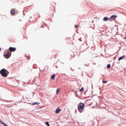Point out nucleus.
I'll return each mask as SVG.
<instances>
[{"label":"nucleus","mask_w":126,"mask_h":126,"mask_svg":"<svg viewBox=\"0 0 126 126\" xmlns=\"http://www.w3.org/2000/svg\"><path fill=\"white\" fill-rule=\"evenodd\" d=\"M85 108V105L84 103L80 102L77 105V110H78L79 112L80 113H82L83 112V110Z\"/></svg>","instance_id":"nucleus-1"},{"label":"nucleus","mask_w":126,"mask_h":126,"mask_svg":"<svg viewBox=\"0 0 126 126\" xmlns=\"http://www.w3.org/2000/svg\"><path fill=\"white\" fill-rule=\"evenodd\" d=\"M8 73V71L6 70L5 69H1L0 71V74H1V76H2L3 77H7Z\"/></svg>","instance_id":"nucleus-2"},{"label":"nucleus","mask_w":126,"mask_h":126,"mask_svg":"<svg viewBox=\"0 0 126 126\" xmlns=\"http://www.w3.org/2000/svg\"><path fill=\"white\" fill-rule=\"evenodd\" d=\"M11 52L10 53L9 51H6L4 54V57L6 59H9V58L11 57Z\"/></svg>","instance_id":"nucleus-3"},{"label":"nucleus","mask_w":126,"mask_h":126,"mask_svg":"<svg viewBox=\"0 0 126 126\" xmlns=\"http://www.w3.org/2000/svg\"><path fill=\"white\" fill-rule=\"evenodd\" d=\"M117 18V16L116 15H113L109 18V20L110 22H112L113 21H114L116 20V19Z\"/></svg>","instance_id":"nucleus-4"},{"label":"nucleus","mask_w":126,"mask_h":126,"mask_svg":"<svg viewBox=\"0 0 126 126\" xmlns=\"http://www.w3.org/2000/svg\"><path fill=\"white\" fill-rule=\"evenodd\" d=\"M8 50L9 51H10V52H14L16 50V48L10 47L9 48Z\"/></svg>","instance_id":"nucleus-5"},{"label":"nucleus","mask_w":126,"mask_h":126,"mask_svg":"<svg viewBox=\"0 0 126 126\" xmlns=\"http://www.w3.org/2000/svg\"><path fill=\"white\" fill-rule=\"evenodd\" d=\"M15 13V9H12L10 11V14L11 15H14Z\"/></svg>","instance_id":"nucleus-6"},{"label":"nucleus","mask_w":126,"mask_h":126,"mask_svg":"<svg viewBox=\"0 0 126 126\" xmlns=\"http://www.w3.org/2000/svg\"><path fill=\"white\" fill-rule=\"evenodd\" d=\"M61 111H62V109H61V108H58L56 110L55 113L59 114L60 112H61Z\"/></svg>","instance_id":"nucleus-7"},{"label":"nucleus","mask_w":126,"mask_h":126,"mask_svg":"<svg viewBox=\"0 0 126 126\" xmlns=\"http://www.w3.org/2000/svg\"><path fill=\"white\" fill-rule=\"evenodd\" d=\"M108 20H109V19L107 17H105L104 19H103V21L104 22L108 21Z\"/></svg>","instance_id":"nucleus-8"},{"label":"nucleus","mask_w":126,"mask_h":126,"mask_svg":"<svg viewBox=\"0 0 126 126\" xmlns=\"http://www.w3.org/2000/svg\"><path fill=\"white\" fill-rule=\"evenodd\" d=\"M124 58H125V55H124L123 56H121L119 58V61H120L121 60H123Z\"/></svg>","instance_id":"nucleus-9"},{"label":"nucleus","mask_w":126,"mask_h":126,"mask_svg":"<svg viewBox=\"0 0 126 126\" xmlns=\"http://www.w3.org/2000/svg\"><path fill=\"white\" fill-rule=\"evenodd\" d=\"M55 78V74H53V75H52L51 76V79L53 80H54Z\"/></svg>","instance_id":"nucleus-10"},{"label":"nucleus","mask_w":126,"mask_h":126,"mask_svg":"<svg viewBox=\"0 0 126 126\" xmlns=\"http://www.w3.org/2000/svg\"><path fill=\"white\" fill-rule=\"evenodd\" d=\"M60 91L61 89L60 88H58V89L56 90V94H59Z\"/></svg>","instance_id":"nucleus-11"},{"label":"nucleus","mask_w":126,"mask_h":126,"mask_svg":"<svg viewBox=\"0 0 126 126\" xmlns=\"http://www.w3.org/2000/svg\"><path fill=\"white\" fill-rule=\"evenodd\" d=\"M32 105H38V104H39V103H38V102H32Z\"/></svg>","instance_id":"nucleus-12"},{"label":"nucleus","mask_w":126,"mask_h":126,"mask_svg":"<svg viewBox=\"0 0 126 126\" xmlns=\"http://www.w3.org/2000/svg\"><path fill=\"white\" fill-rule=\"evenodd\" d=\"M84 91V89L83 88H81L80 90H79V92H82L83 91Z\"/></svg>","instance_id":"nucleus-13"},{"label":"nucleus","mask_w":126,"mask_h":126,"mask_svg":"<svg viewBox=\"0 0 126 126\" xmlns=\"http://www.w3.org/2000/svg\"><path fill=\"white\" fill-rule=\"evenodd\" d=\"M45 125H46L47 126H50V124L48 122H45Z\"/></svg>","instance_id":"nucleus-14"},{"label":"nucleus","mask_w":126,"mask_h":126,"mask_svg":"<svg viewBox=\"0 0 126 126\" xmlns=\"http://www.w3.org/2000/svg\"><path fill=\"white\" fill-rule=\"evenodd\" d=\"M110 67H111L110 64H107V69H110Z\"/></svg>","instance_id":"nucleus-15"},{"label":"nucleus","mask_w":126,"mask_h":126,"mask_svg":"<svg viewBox=\"0 0 126 126\" xmlns=\"http://www.w3.org/2000/svg\"><path fill=\"white\" fill-rule=\"evenodd\" d=\"M102 83H103V84H106V83H107V81H103Z\"/></svg>","instance_id":"nucleus-16"},{"label":"nucleus","mask_w":126,"mask_h":126,"mask_svg":"<svg viewBox=\"0 0 126 126\" xmlns=\"http://www.w3.org/2000/svg\"><path fill=\"white\" fill-rule=\"evenodd\" d=\"M0 123L1 124L3 125V124H5V123H4L3 122H2L1 120V119H0Z\"/></svg>","instance_id":"nucleus-17"},{"label":"nucleus","mask_w":126,"mask_h":126,"mask_svg":"<svg viewBox=\"0 0 126 126\" xmlns=\"http://www.w3.org/2000/svg\"><path fill=\"white\" fill-rule=\"evenodd\" d=\"M74 27H75V28L77 29V28H78L79 26H78V25H75V26H74Z\"/></svg>","instance_id":"nucleus-18"},{"label":"nucleus","mask_w":126,"mask_h":126,"mask_svg":"<svg viewBox=\"0 0 126 126\" xmlns=\"http://www.w3.org/2000/svg\"><path fill=\"white\" fill-rule=\"evenodd\" d=\"M3 126H8L7 125H6V124L5 123H3Z\"/></svg>","instance_id":"nucleus-19"},{"label":"nucleus","mask_w":126,"mask_h":126,"mask_svg":"<svg viewBox=\"0 0 126 126\" xmlns=\"http://www.w3.org/2000/svg\"><path fill=\"white\" fill-rule=\"evenodd\" d=\"M1 48H0V52L1 51Z\"/></svg>","instance_id":"nucleus-20"},{"label":"nucleus","mask_w":126,"mask_h":126,"mask_svg":"<svg viewBox=\"0 0 126 126\" xmlns=\"http://www.w3.org/2000/svg\"><path fill=\"white\" fill-rule=\"evenodd\" d=\"M126 39V37H125V38Z\"/></svg>","instance_id":"nucleus-21"}]
</instances>
